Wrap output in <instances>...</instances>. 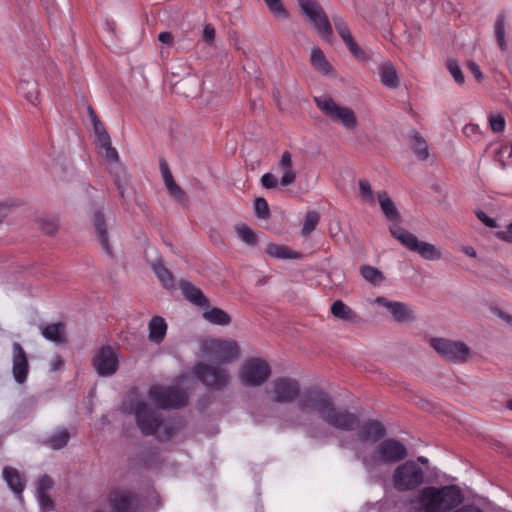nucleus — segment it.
<instances>
[{
  "instance_id": "603ef678",
  "label": "nucleus",
  "mask_w": 512,
  "mask_h": 512,
  "mask_svg": "<svg viewBox=\"0 0 512 512\" xmlns=\"http://www.w3.org/2000/svg\"><path fill=\"white\" fill-rule=\"evenodd\" d=\"M37 499L43 511H50L53 509L54 503L53 500L48 495V493H38Z\"/></svg>"
},
{
  "instance_id": "473e14b6",
  "label": "nucleus",
  "mask_w": 512,
  "mask_h": 512,
  "mask_svg": "<svg viewBox=\"0 0 512 512\" xmlns=\"http://www.w3.org/2000/svg\"><path fill=\"white\" fill-rule=\"evenodd\" d=\"M266 253L270 257L277 259H299L301 257L300 253L292 251L287 246L278 245L274 243H270L267 245Z\"/></svg>"
},
{
  "instance_id": "5701e85b",
  "label": "nucleus",
  "mask_w": 512,
  "mask_h": 512,
  "mask_svg": "<svg viewBox=\"0 0 512 512\" xmlns=\"http://www.w3.org/2000/svg\"><path fill=\"white\" fill-rule=\"evenodd\" d=\"M109 502L114 512H130L133 496L124 490H114L109 495Z\"/></svg>"
},
{
  "instance_id": "69168bd1",
  "label": "nucleus",
  "mask_w": 512,
  "mask_h": 512,
  "mask_svg": "<svg viewBox=\"0 0 512 512\" xmlns=\"http://www.w3.org/2000/svg\"><path fill=\"white\" fill-rule=\"evenodd\" d=\"M96 137L102 148L111 145V138L107 131L104 133L102 132V134L97 135Z\"/></svg>"
},
{
  "instance_id": "37998d69",
  "label": "nucleus",
  "mask_w": 512,
  "mask_h": 512,
  "mask_svg": "<svg viewBox=\"0 0 512 512\" xmlns=\"http://www.w3.org/2000/svg\"><path fill=\"white\" fill-rule=\"evenodd\" d=\"M69 438V432L64 429L52 435L47 443L52 449L59 450L67 445Z\"/></svg>"
},
{
  "instance_id": "f03ea898",
  "label": "nucleus",
  "mask_w": 512,
  "mask_h": 512,
  "mask_svg": "<svg viewBox=\"0 0 512 512\" xmlns=\"http://www.w3.org/2000/svg\"><path fill=\"white\" fill-rule=\"evenodd\" d=\"M134 412L137 425L146 436L154 435L160 441H168L179 429L174 422L165 421L159 412L143 401L136 403Z\"/></svg>"
},
{
  "instance_id": "bb28decb",
  "label": "nucleus",
  "mask_w": 512,
  "mask_h": 512,
  "mask_svg": "<svg viewBox=\"0 0 512 512\" xmlns=\"http://www.w3.org/2000/svg\"><path fill=\"white\" fill-rule=\"evenodd\" d=\"M19 93L32 105L39 103L40 90L34 79H23L19 83Z\"/></svg>"
},
{
  "instance_id": "9b49d317",
  "label": "nucleus",
  "mask_w": 512,
  "mask_h": 512,
  "mask_svg": "<svg viewBox=\"0 0 512 512\" xmlns=\"http://www.w3.org/2000/svg\"><path fill=\"white\" fill-rule=\"evenodd\" d=\"M429 343L440 356L454 363H465L471 354L469 346L462 341L433 337Z\"/></svg>"
},
{
  "instance_id": "f3484780",
  "label": "nucleus",
  "mask_w": 512,
  "mask_h": 512,
  "mask_svg": "<svg viewBox=\"0 0 512 512\" xmlns=\"http://www.w3.org/2000/svg\"><path fill=\"white\" fill-rule=\"evenodd\" d=\"M332 20L337 33L342 38L344 43L347 45L350 52L359 60H367L365 52L358 46V44L354 40L350 32V29L345 20L343 19V17L340 15H333Z\"/></svg>"
},
{
  "instance_id": "13d9d810",
  "label": "nucleus",
  "mask_w": 512,
  "mask_h": 512,
  "mask_svg": "<svg viewBox=\"0 0 512 512\" xmlns=\"http://www.w3.org/2000/svg\"><path fill=\"white\" fill-rule=\"evenodd\" d=\"M477 218L484 223L487 227L496 228L498 227L496 221L490 217H488L483 211H476Z\"/></svg>"
},
{
  "instance_id": "f704fd0d",
  "label": "nucleus",
  "mask_w": 512,
  "mask_h": 512,
  "mask_svg": "<svg viewBox=\"0 0 512 512\" xmlns=\"http://www.w3.org/2000/svg\"><path fill=\"white\" fill-rule=\"evenodd\" d=\"M411 138V147L417 158L421 161L426 160L429 157V150L425 139L417 131L411 132Z\"/></svg>"
},
{
  "instance_id": "9d476101",
  "label": "nucleus",
  "mask_w": 512,
  "mask_h": 512,
  "mask_svg": "<svg viewBox=\"0 0 512 512\" xmlns=\"http://www.w3.org/2000/svg\"><path fill=\"white\" fill-rule=\"evenodd\" d=\"M149 397L162 409L180 408L188 403L186 391L179 386H152L149 390Z\"/></svg>"
},
{
  "instance_id": "a18cd8bd",
  "label": "nucleus",
  "mask_w": 512,
  "mask_h": 512,
  "mask_svg": "<svg viewBox=\"0 0 512 512\" xmlns=\"http://www.w3.org/2000/svg\"><path fill=\"white\" fill-rule=\"evenodd\" d=\"M360 198L369 204L375 203L374 193L368 180L360 179L359 182Z\"/></svg>"
},
{
  "instance_id": "4468645a",
  "label": "nucleus",
  "mask_w": 512,
  "mask_h": 512,
  "mask_svg": "<svg viewBox=\"0 0 512 512\" xmlns=\"http://www.w3.org/2000/svg\"><path fill=\"white\" fill-rule=\"evenodd\" d=\"M205 350L219 364L231 363L240 356V348L234 340H210L206 342Z\"/></svg>"
},
{
  "instance_id": "4d7b16f0",
  "label": "nucleus",
  "mask_w": 512,
  "mask_h": 512,
  "mask_svg": "<svg viewBox=\"0 0 512 512\" xmlns=\"http://www.w3.org/2000/svg\"><path fill=\"white\" fill-rule=\"evenodd\" d=\"M215 39V28L211 24H206L203 30V40L208 43L212 44Z\"/></svg>"
},
{
  "instance_id": "bf43d9fd",
  "label": "nucleus",
  "mask_w": 512,
  "mask_h": 512,
  "mask_svg": "<svg viewBox=\"0 0 512 512\" xmlns=\"http://www.w3.org/2000/svg\"><path fill=\"white\" fill-rule=\"evenodd\" d=\"M451 512H483V510L475 504H465L454 508Z\"/></svg>"
},
{
  "instance_id": "864d4df0",
  "label": "nucleus",
  "mask_w": 512,
  "mask_h": 512,
  "mask_svg": "<svg viewBox=\"0 0 512 512\" xmlns=\"http://www.w3.org/2000/svg\"><path fill=\"white\" fill-rule=\"evenodd\" d=\"M103 149H105V158L110 163V166L120 162L118 152L112 145L104 147Z\"/></svg>"
},
{
  "instance_id": "393cba45",
  "label": "nucleus",
  "mask_w": 512,
  "mask_h": 512,
  "mask_svg": "<svg viewBox=\"0 0 512 512\" xmlns=\"http://www.w3.org/2000/svg\"><path fill=\"white\" fill-rule=\"evenodd\" d=\"M3 478L9 488L21 499V494L25 488L26 482L19 471L13 467L7 466L3 469Z\"/></svg>"
},
{
  "instance_id": "1a4fd4ad",
  "label": "nucleus",
  "mask_w": 512,
  "mask_h": 512,
  "mask_svg": "<svg viewBox=\"0 0 512 512\" xmlns=\"http://www.w3.org/2000/svg\"><path fill=\"white\" fill-rule=\"evenodd\" d=\"M271 375L269 364L258 357L245 360L239 370V379L247 387L263 385Z\"/></svg>"
},
{
  "instance_id": "aec40b11",
  "label": "nucleus",
  "mask_w": 512,
  "mask_h": 512,
  "mask_svg": "<svg viewBox=\"0 0 512 512\" xmlns=\"http://www.w3.org/2000/svg\"><path fill=\"white\" fill-rule=\"evenodd\" d=\"M28 359L22 346L15 342L13 343V377L19 384H23L27 379L28 374Z\"/></svg>"
},
{
  "instance_id": "c9c22d12",
  "label": "nucleus",
  "mask_w": 512,
  "mask_h": 512,
  "mask_svg": "<svg viewBox=\"0 0 512 512\" xmlns=\"http://www.w3.org/2000/svg\"><path fill=\"white\" fill-rule=\"evenodd\" d=\"M205 320L216 325H229L231 323V317L224 310L220 308H211L203 312Z\"/></svg>"
},
{
  "instance_id": "dca6fc26",
  "label": "nucleus",
  "mask_w": 512,
  "mask_h": 512,
  "mask_svg": "<svg viewBox=\"0 0 512 512\" xmlns=\"http://www.w3.org/2000/svg\"><path fill=\"white\" fill-rule=\"evenodd\" d=\"M93 367L101 377L114 375L119 367L117 351L109 345L101 347L93 358Z\"/></svg>"
},
{
  "instance_id": "20e7f679",
  "label": "nucleus",
  "mask_w": 512,
  "mask_h": 512,
  "mask_svg": "<svg viewBox=\"0 0 512 512\" xmlns=\"http://www.w3.org/2000/svg\"><path fill=\"white\" fill-rule=\"evenodd\" d=\"M427 474L425 469L414 460H406L396 466L391 475V484L399 493L420 490L426 483Z\"/></svg>"
},
{
  "instance_id": "c03bdc74",
  "label": "nucleus",
  "mask_w": 512,
  "mask_h": 512,
  "mask_svg": "<svg viewBox=\"0 0 512 512\" xmlns=\"http://www.w3.org/2000/svg\"><path fill=\"white\" fill-rule=\"evenodd\" d=\"M39 224H40L41 230L47 235L54 234L59 228L58 219L54 216H47V217L41 218L39 220Z\"/></svg>"
},
{
  "instance_id": "72a5a7b5",
  "label": "nucleus",
  "mask_w": 512,
  "mask_h": 512,
  "mask_svg": "<svg viewBox=\"0 0 512 512\" xmlns=\"http://www.w3.org/2000/svg\"><path fill=\"white\" fill-rule=\"evenodd\" d=\"M360 274L366 282L373 286H378L386 280V277L381 270L370 265L361 266Z\"/></svg>"
},
{
  "instance_id": "ddd939ff",
  "label": "nucleus",
  "mask_w": 512,
  "mask_h": 512,
  "mask_svg": "<svg viewBox=\"0 0 512 512\" xmlns=\"http://www.w3.org/2000/svg\"><path fill=\"white\" fill-rule=\"evenodd\" d=\"M194 371L197 378L210 389L223 390L230 383L229 371L226 368L198 363Z\"/></svg>"
},
{
  "instance_id": "8fccbe9b",
  "label": "nucleus",
  "mask_w": 512,
  "mask_h": 512,
  "mask_svg": "<svg viewBox=\"0 0 512 512\" xmlns=\"http://www.w3.org/2000/svg\"><path fill=\"white\" fill-rule=\"evenodd\" d=\"M489 124L494 133H501L505 129V119L501 114L490 115Z\"/></svg>"
},
{
  "instance_id": "b1692460",
  "label": "nucleus",
  "mask_w": 512,
  "mask_h": 512,
  "mask_svg": "<svg viewBox=\"0 0 512 512\" xmlns=\"http://www.w3.org/2000/svg\"><path fill=\"white\" fill-rule=\"evenodd\" d=\"M179 288L181 289L183 296L194 305L200 307L208 305L209 301L202 291L190 282L185 280L180 281Z\"/></svg>"
},
{
  "instance_id": "c756f323",
  "label": "nucleus",
  "mask_w": 512,
  "mask_h": 512,
  "mask_svg": "<svg viewBox=\"0 0 512 512\" xmlns=\"http://www.w3.org/2000/svg\"><path fill=\"white\" fill-rule=\"evenodd\" d=\"M42 335L47 340H50L56 344H65L67 342L66 327L61 322L47 325L42 330Z\"/></svg>"
},
{
  "instance_id": "052dcab7",
  "label": "nucleus",
  "mask_w": 512,
  "mask_h": 512,
  "mask_svg": "<svg viewBox=\"0 0 512 512\" xmlns=\"http://www.w3.org/2000/svg\"><path fill=\"white\" fill-rule=\"evenodd\" d=\"M497 238L505 242H512V222L507 226V231H499L496 233Z\"/></svg>"
},
{
  "instance_id": "e2e57ef3",
  "label": "nucleus",
  "mask_w": 512,
  "mask_h": 512,
  "mask_svg": "<svg viewBox=\"0 0 512 512\" xmlns=\"http://www.w3.org/2000/svg\"><path fill=\"white\" fill-rule=\"evenodd\" d=\"M463 133L467 136V137H470L472 135H475V134H479L480 133V128L478 125L476 124H467L464 126L463 128Z\"/></svg>"
},
{
  "instance_id": "c85d7f7f",
  "label": "nucleus",
  "mask_w": 512,
  "mask_h": 512,
  "mask_svg": "<svg viewBox=\"0 0 512 512\" xmlns=\"http://www.w3.org/2000/svg\"><path fill=\"white\" fill-rule=\"evenodd\" d=\"M389 312L394 321L398 323H409L416 319L413 310L407 304L402 302L395 301L393 305H390Z\"/></svg>"
},
{
  "instance_id": "6ab92c4d",
  "label": "nucleus",
  "mask_w": 512,
  "mask_h": 512,
  "mask_svg": "<svg viewBox=\"0 0 512 512\" xmlns=\"http://www.w3.org/2000/svg\"><path fill=\"white\" fill-rule=\"evenodd\" d=\"M387 432L384 425L378 420H367L361 426L357 433L359 442H378L386 436Z\"/></svg>"
},
{
  "instance_id": "a878e982",
  "label": "nucleus",
  "mask_w": 512,
  "mask_h": 512,
  "mask_svg": "<svg viewBox=\"0 0 512 512\" xmlns=\"http://www.w3.org/2000/svg\"><path fill=\"white\" fill-rule=\"evenodd\" d=\"M109 173L113 178L114 184L119 191L121 198H124L129 178L126 167L121 162H117V164L110 166Z\"/></svg>"
},
{
  "instance_id": "ea45409f",
  "label": "nucleus",
  "mask_w": 512,
  "mask_h": 512,
  "mask_svg": "<svg viewBox=\"0 0 512 512\" xmlns=\"http://www.w3.org/2000/svg\"><path fill=\"white\" fill-rule=\"evenodd\" d=\"M320 220V215L316 211H309L305 216L301 234L308 237L316 228Z\"/></svg>"
},
{
  "instance_id": "09e8293b",
  "label": "nucleus",
  "mask_w": 512,
  "mask_h": 512,
  "mask_svg": "<svg viewBox=\"0 0 512 512\" xmlns=\"http://www.w3.org/2000/svg\"><path fill=\"white\" fill-rule=\"evenodd\" d=\"M264 2L273 14L281 15L283 18L288 17L287 10L281 0H264Z\"/></svg>"
},
{
  "instance_id": "f257e3e1",
  "label": "nucleus",
  "mask_w": 512,
  "mask_h": 512,
  "mask_svg": "<svg viewBox=\"0 0 512 512\" xmlns=\"http://www.w3.org/2000/svg\"><path fill=\"white\" fill-rule=\"evenodd\" d=\"M464 500L457 485L426 486L418 490L411 501L418 512H451Z\"/></svg>"
},
{
  "instance_id": "4be33fe9",
  "label": "nucleus",
  "mask_w": 512,
  "mask_h": 512,
  "mask_svg": "<svg viewBox=\"0 0 512 512\" xmlns=\"http://www.w3.org/2000/svg\"><path fill=\"white\" fill-rule=\"evenodd\" d=\"M278 166L282 171L281 185L290 186L296 181L297 173L293 167L292 155L289 151H284L279 160Z\"/></svg>"
},
{
  "instance_id": "774afa93",
  "label": "nucleus",
  "mask_w": 512,
  "mask_h": 512,
  "mask_svg": "<svg viewBox=\"0 0 512 512\" xmlns=\"http://www.w3.org/2000/svg\"><path fill=\"white\" fill-rule=\"evenodd\" d=\"M158 39L160 42H162L163 44H172L173 42V36L170 32H162L159 34L158 36Z\"/></svg>"
},
{
  "instance_id": "cd10ccee",
  "label": "nucleus",
  "mask_w": 512,
  "mask_h": 512,
  "mask_svg": "<svg viewBox=\"0 0 512 512\" xmlns=\"http://www.w3.org/2000/svg\"><path fill=\"white\" fill-rule=\"evenodd\" d=\"M379 75L383 85L395 89L399 86V77L394 65L389 62H383L379 67Z\"/></svg>"
},
{
  "instance_id": "0eeeda50",
  "label": "nucleus",
  "mask_w": 512,
  "mask_h": 512,
  "mask_svg": "<svg viewBox=\"0 0 512 512\" xmlns=\"http://www.w3.org/2000/svg\"><path fill=\"white\" fill-rule=\"evenodd\" d=\"M297 3L318 35L326 41H331L333 28L321 4L317 0H297Z\"/></svg>"
},
{
  "instance_id": "0e129e2a",
  "label": "nucleus",
  "mask_w": 512,
  "mask_h": 512,
  "mask_svg": "<svg viewBox=\"0 0 512 512\" xmlns=\"http://www.w3.org/2000/svg\"><path fill=\"white\" fill-rule=\"evenodd\" d=\"M12 206L6 202H0V223L9 215Z\"/></svg>"
},
{
  "instance_id": "de8ad7c7",
  "label": "nucleus",
  "mask_w": 512,
  "mask_h": 512,
  "mask_svg": "<svg viewBox=\"0 0 512 512\" xmlns=\"http://www.w3.org/2000/svg\"><path fill=\"white\" fill-rule=\"evenodd\" d=\"M447 68L449 70V72L451 73V75L453 76L454 80L458 83V84H463L464 83V75L461 71V68L458 64V62L454 59H449L447 61Z\"/></svg>"
},
{
  "instance_id": "338daca9",
  "label": "nucleus",
  "mask_w": 512,
  "mask_h": 512,
  "mask_svg": "<svg viewBox=\"0 0 512 512\" xmlns=\"http://www.w3.org/2000/svg\"><path fill=\"white\" fill-rule=\"evenodd\" d=\"M374 303L379 305V306H383L384 308H386L389 311L390 310V305H393L395 303V301H390V300H388L387 298H385L383 296H379V297L374 299Z\"/></svg>"
},
{
  "instance_id": "5fc2aeb1",
  "label": "nucleus",
  "mask_w": 512,
  "mask_h": 512,
  "mask_svg": "<svg viewBox=\"0 0 512 512\" xmlns=\"http://www.w3.org/2000/svg\"><path fill=\"white\" fill-rule=\"evenodd\" d=\"M262 185L267 189L276 188L278 185V180L272 173H266L261 177Z\"/></svg>"
},
{
  "instance_id": "6e6552de",
  "label": "nucleus",
  "mask_w": 512,
  "mask_h": 512,
  "mask_svg": "<svg viewBox=\"0 0 512 512\" xmlns=\"http://www.w3.org/2000/svg\"><path fill=\"white\" fill-rule=\"evenodd\" d=\"M300 383L290 377H278L271 382L265 393L275 404H290L300 397Z\"/></svg>"
},
{
  "instance_id": "3c124183",
  "label": "nucleus",
  "mask_w": 512,
  "mask_h": 512,
  "mask_svg": "<svg viewBox=\"0 0 512 512\" xmlns=\"http://www.w3.org/2000/svg\"><path fill=\"white\" fill-rule=\"evenodd\" d=\"M53 487V480L48 476L44 475L39 478L37 482V494L48 493Z\"/></svg>"
},
{
  "instance_id": "a211bd4d",
  "label": "nucleus",
  "mask_w": 512,
  "mask_h": 512,
  "mask_svg": "<svg viewBox=\"0 0 512 512\" xmlns=\"http://www.w3.org/2000/svg\"><path fill=\"white\" fill-rule=\"evenodd\" d=\"M92 224L94 228V233L99 241L103 250L109 255L113 256V249L110 244V237L108 231V224L106 220V216L102 210L98 209L93 212L92 215Z\"/></svg>"
},
{
  "instance_id": "79ce46f5",
  "label": "nucleus",
  "mask_w": 512,
  "mask_h": 512,
  "mask_svg": "<svg viewBox=\"0 0 512 512\" xmlns=\"http://www.w3.org/2000/svg\"><path fill=\"white\" fill-rule=\"evenodd\" d=\"M495 36L497 43L502 51H506L507 43L505 40V16L500 14L495 22Z\"/></svg>"
},
{
  "instance_id": "2f4dec72",
  "label": "nucleus",
  "mask_w": 512,
  "mask_h": 512,
  "mask_svg": "<svg viewBox=\"0 0 512 512\" xmlns=\"http://www.w3.org/2000/svg\"><path fill=\"white\" fill-rule=\"evenodd\" d=\"M167 324L160 316L153 317L149 322V340L161 343L166 335Z\"/></svg>"
},
{
  "instance_id": "4c0bfd02",
  "label": "nucleus",
  "mask_w": 512,
  "mask_h": 512,
  "mask_svg": "<svg viewBox=\"0 0 512 512\" xmlns=\"http://www.w3.org/2000/svg\"><path fill=\"white\" fill-rule=\"evenodd\" d=\"M331 313L336 318L344 321L352 322L357 318L356 313L341 300H337L332 304Z\"/></svg>"
},
{
  "instance_id": "f8f14e48",
  "label": "nucleus",
  "mask_w": 512,
  "mask_h": 512,
  "mask_svg": "<svg viewBox=\"0 0 512 512\" xmlns=\"http://www.w3.org/2000/svg\"><path fill=\"white\" fill-rule=\"evenodd\" d=\"M332 403L333 400L328 393L319 388H312L300 395L297 406L303 412L318 414L322 420Z\"/></svg>"
},
{
  "instance_id": "2eb2a0df",
  "label": "nucleus",
  "mask_w": 512,
  "mask_h": 512,
  "mask_svg": "<svg viewBox=\"0 0 512 512\" xmlns=\"http://www.w3.org/2000/svg\"><path fill=\"white\" fill-rule=\"evenodd\" d=\"M322 421L335 429L346 432L353 431L360 425V420L357 415L346 409L336 408L334 402L324 415Z\"/></svg>"
},
{
  "instance_id": "58836bf2",
  "label": "nucleus",
  "mask_w": 512,
  "mask_h": 512,
  "mask_svg": "<svg viewBox=\"0 0 512 512\" xmlns=\"http://www.w3.org/2000/svg\"><path fill=\"white\" fill-rule=\"evenodd\" d=\"M151 266L164 288L170 289L174 287V278L172 273L163 266L160 260L152 262Z\"/></svg>"
},
{
  "instance_id": "39448f33",
  "label": "nucleus",
  "mask_w": 512,
  "mask_h": 512,
  "mask_svg": "<svg viewBox=\"0 0 512 512\" xmlns=\"http://www.w3.org/2000/svg\"><path fill=\"white\" fill-rule=\"evenodd\" d=\"M391 235L410 251L418 253L423 259L437 261L441 259L442 253L435 245L420 241L414 234L403 227L393 224L389 227Z\"/></svg>"
},
{
  "instance_id": "412c9836",
  "label": "nucleus",
  "mask_w": 512,
  "mask_h": 512,
  "mask_svg": "<svg viewBox=\"0 0 512 512\" xmlns=\"http://www.w3.org/2000/svg\"><path fill=\"white\" fill-rule=\"evenodd\" d=\"M160 170L162 173V177L166 188L168 189L171 196H173L179 202H185L187 200V196L185 191L174 181L172 173L169 169V166L165 160L160 161Z\"/></svg>"
},
{
  "instance_id": "680f3d73",
  "label": "nucleus",
  "mask_w": 512,
  "mask_h": 512,
  "mask_svg": "<svg viewBox=\"0 0 512 512\" xmlns=\"http://www.w3.org/2000/svg\"><path fill=\"white\" fill-rule=\"evenodd\" d=\"M467 67L469 69V71L474 75V77L477 79V81H481L483 79V74L482 72L480 71V68L479 66L473 62V61H469L467 63Z\"/></svg>"
},
{
  "instance_id": "a19ab883",
  "label": "nucleus",
  "mask_w": 512,
  "mask_h": 512,
  "mask_svg": "<svg viewBox=\"0 0 512 512\" xmlns=\"http://www.w3.org/2000/svg\"><path fill=\"white\" fill-rule=\"evenodd\" d=\"M235 229L239 238L244 243H246L249 246H255L257 244L258 239L256 234L246 224H238Z\"/></svg>"
},
{
  "instance_id": "7ed1b4c3",
  "label": "nucleus",
  "mask_w": 512,
  "mask_h": 512,
  "mask_svg": "<svg viewBox=\"0 0 512 512\" xmlns=\"http://www.w3.org/2000/svg\"><path fill=\"white\" fill-rule=\"evenodd\" d=\"M408 456L406 446L395 438L382 440L372 452L360 456L361 462L368 471L381 465L396 464Z\"/></svg>"
},
{
  "instance_id": "7c9ffc66",
  "label": "nucleus",
  "mask_w": 512,
  "mask_h": 512,
  "mask_svg": "<svg viewBox=\"0 0 512 512\" xmlns=\"http://www.w3.org/2000/svg\"><path fill=\"white\" fill-rule=\"evenodd\" d=\"M377 196L381 210L386 218L390 221H399L400 213L388 193L386 191H381Z\"/></svg>"
},
{
  "instance_id": "e433bc0d",
  "label": "nucleus",
  "mask_w": 512,
  "mask_h": 512,
  "mask_svg": "<svg viewBox=\"0 0 512 512\" xmlns=\"http://www.w3.org/2000/svg\"><path fill=\"white\" fill-rule=\"evenodd\" d=\"M311 63L312 65L323 74H331L333 69L327 61L323 51L320 48H314L311 51Z\"/></svg>"
},
{
  "instance_id": "423d86ee",
  "label": "nucleus",
  "mask_w": 512,
  "mask_h": 512,
  "mask_svg": "<svg viewBox=\"0 0 512 512\" xmlns=\"http://www.w3.org/2000/svg\"><path fill=\"white\" fill-rule=\"evenodd\" d=\"M318 109L331 121L339 123L348 131H353L358 127V121L355 112L346 106H341L330 97L314 98Z\"/></svg>"
},
{
  "instance_id": "6e6d98bb",
  "label": "nucleus",
  "mask_w": 512,
  "mask_h": 512,
  "mask_svg": "<svg viewBox=\"0 0 512 512\" xmlns=\"http://www.w3.org/2000/svg\"><path fill=\"white\" fill-rule=\"evenodd\" d=\"M491 311L496 317L503 320L504 322H506L508 325H510L512 327V315L511 314L507 313L506 311H504L498 307H492Z\"/></svg>"
},
{
  "instance_id": "49530a36",
  "label": "nucleus",
  "mask_w": 512,
  "mask_h": 512,
  "mask_svg": "<svg viewBox=\"0 0 512 512\" xmlns=\"http://www.w3.org/2000/svg\"><path fill=\"white\" fill-rule=\"evenodd\" d=\"M254 209H255V213L258 218H260V219L270 218V209H269L267 201L264 198H262V197L256 198L255 203H254Z\"/></svg>"
}]
</instances>
